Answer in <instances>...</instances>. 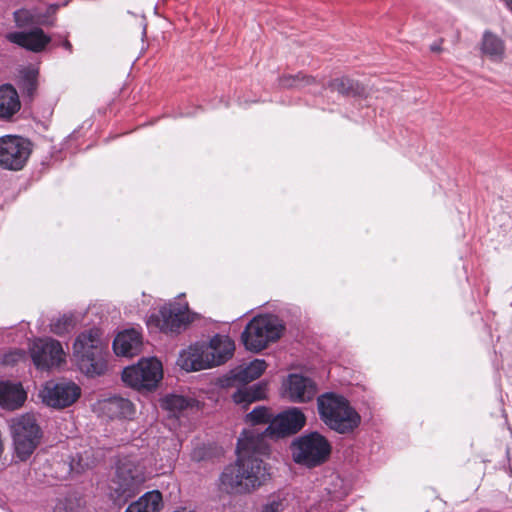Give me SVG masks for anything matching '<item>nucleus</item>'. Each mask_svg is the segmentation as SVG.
Wrapping results in <instances>:
<instances>
[{
  "label": "nucleus",
  "instance_id": "7c9ffc66",
  "mask_svg": "<svg viewBox=\"0 0 512 512\" xmlns=\"http://www.w3.org/2000/svg\"><path fill=\"white\" fill-rule=\"evenodd\" d=\"M248 421H250L252 424H259V423H266L270 422L271 414L269 413L268 409L262 406L254 408L248 415H247Z\"/></svg>",
  "mask_w": 512,
  "mask_h": 512
},
{
  "label": "nucleus",
  "instance_id": "1a4fd4ad",
  "mask_svg": "<svg viewBox=\"0 0 512 512\" xmlns=\"http://www.w3.org/2000/svg\"><path fill=\"white\" fill-rule=\"evenodd\" d=\"M80 395V387L71 381H48L40 390L43 403L57 409L72 405Z\"/></svg>",
  "mask_w": 512,
  "mask_h": 512
},
{
  "label": "nucleus",
  "instance_id": "f704fd0d",
  "mask_svg": "<svg viewBox=\"0 0 512 512\" xmlns=\"http://www.w3.org/2000/svg\"><path fill=\"white\" fill-rule=\"evenodd\" d=\"M62 46L63 48H65L66 50H68L70 53L72 52V44L66 39L62 42Z\"/></svg>",
  "mask_w": 512,
  "mask_h": 512
},
{
  "label": "nucleus",
  "instance_id": "20e7f679",
  "mask_svg": "<svg viewBox=\"0 0 512 512\" xmlns=\"http://www.w3.org/2000/svg\"><path fill=\"white\" fill-rule=\"evenodd\" d=\"M284 327L280 320L272 315L254 317L241 334L245 348L252 352H260L271 342L278 340Z\"/></svg>",
  "mask_w": 512,
  "mask_h": 512
},
{
  "label": "nucleus",
  "instance_id": "f3484780",
  "mask_svg": "<svg viewBox=\"0 0 512 512\" xmlns=\"http://www.w3.org/2000/svg\"><path fill=\"white\" fill-rule=\"evenodd\" d=\"M142 346V335L136 329H128L118 333L113 341V350L118 356L133 357L138 355Z\"/></svg>",
  "mask_w": 512,
  "mask_h": 512
},
{
  "label": "nucleus",
  "instance_id": "f03ea898",
  "mask_svg": "<svg viewBox=\"0 0 512 512\" xmlns=\"http://www.w3.org/2000/svg\"><path fill=\"white\" fill-rule=\"evenodd\" d=\"M106 343L98 328H91L80 333L73 344V357L82 373L87 376H100L105 373Z\"/></svg>",
  "mask_w": 512,
  "mask_h": 512
},
{
  "label": "nucleus",
  "instance_id": "bb28decb",
  "mask_svg": "<svg viewBox=\"0 0 512 512\" xmlns=\"http://www.w3.org/2000/svg\"><path fill=\"white\" fill-rule=\"evenodd\" d=\"M190 402L187 398L181 395H168L162 400V406L166 410L176 413L185 410L189 406Z\"/></svg>",
  "mask_w": 512,
  "mask_h": 512
},
{
  "label": "nucleus",
  "instance_id": "a211bd4d",
  "mask_svg": "<svg viewBox=\"0 0 512 512\" xmlns=\"http://www.w3.org/2000/svg\"><path fill=\"white\" fill-rule=\"evenodd\" d=\"M177 364L185 371H200L210 368L205 343L195 344L180 353Z\"/></svg>",
  "mask_w": 512,
  "mask_h": 512
},
{
  "label": "nucleus",
  "instance_id": "c756f323",
  "mask_svg": "<svg viewBox=\"0 0 512 512\" xmlns=\"http://www.w3.org/2000/svg\"><path fill=\"white\" fill-rule=\"evenodd\" d=\"M38 71L28 68L22 71L21 86L28 96H33L37 88Z\"/></svg>",
  "mask_w": 512,
  "mask_h": 512
},
{
  "label": "nucleus",
  "instance_id": "423d86ee",
  "mask_svg": "<svg viewBox=\"0 0 512 512\" xmlns=\"http://www.w3.org/2000/svg\"><path fill=\"white\" fill-rule=\"evenodd\" d=\"M293 460L307 467H315L327 460L331 452L328 440L318 432L296 438L291 444Z\"/></svg>",
  "mask_w": 512,
  "mask_h": 512
},
{
  "label": "nucleus",
  "instance_id": "412c9836",
  "mask_svg": "<svg viewBox=\"0 0 512 512\" xmlns=\"http://www.w3.org/2000/svg\"><path fill=\"white\" fill-rule=\"evenodd\" d=\"M21 109L17 90L10 84L0 85V119L11 120Z\"/></svg>",
  "mask_w": 512,
  "mask_h": 512
},
{
  "label": "nucleus",
  "instance_id": "5701e85b",
  "mask_svg": "<svg viewBox=\"0 0 512 512\" xmlns=\"http://www.w3.org/2000/svg\"><path fill=\"white\" fill-rule=\"evenodd\" d=\"M163 506L162 495L153 490L145 493L137 501L131 503L125 512H159Z\"/></svg>",
  "mask_w": 512,
  "mask_h": 512
},
{
  "label": "nucleus",
  "instance_id": "72a5a7b5",
  "mask_svg": "<svg viewBox=\"0 0 512 512\" xmlns=\"http://www.w3.org/2000/svg\"><path fill=\"white\" fill-rule=\"evenodd\" d=\"M92 464V462L88 461V457L84 458L82 455L79 456V465L82 469L89 468Z\"/></svg>",
  "mask_w": 512,
  "mask_h": 512
},
{
  "label": "nucleus",
  "instance_id": "4be33fe9",
  "mask_svg": "<svg viewBox=\"0 0 512 512\" xmlns=\"http://www.w3.org/2000/svg\"><path fill=\"white\" fill-rule=\"evenodd\" d=\"M267 364L262 359H255L249 364H243L231 371L230 379L233 384H247L262 375Z\"/></svg>",
  "mask_w": 512,
  "mask_h": 512
},
{
  "label": "nucleus",
  "instance_id": "b1692460",
  "mask_svg": "<svg viewBox=\"0 0 512 512\" xmlns=\"http://www.w3.org/2000/svg\"><path fill=\"white\" fill-rule=\"evenodd\" d=\"M482 52L493 61H500L504 55V43L495 34L486 31L483 34Z\"/></svg>",
  "mask_w": 512,
  "mask_h": 512
},
{
  "label": "nucleus",
  "instance_id": "9b49d317",
  "mask_svg": "<svg viewBox=\"0 0 512 512\" xmlns=\"http://www.w3.org/2000/svg\"><path fill=\"white\" fill-rule=\"evenodd\" d=\"M305 421L306 418L299 408H291L275 416L263 433L254 430L244 432H253L263 437L266 442L268 436L279 438L298 432L305 425Z\"/></svg>",
  "mask_w": 512,
  "mask_h": 512
},
{
  "label": "nucleus",
  "instance_id": "7ed1b4c3",
  "mask_svg": "<svg viewBox=\"0 0 512 512\" xmlns=\"http://www.w3.org/2000/svg\"><path fill=\"white\" fill-rule=\"evenodd\" d=\"M320 419L339 434L353 432L361 423V416L342 395L328 392L317 398Z\"/></svg>",
  "mask_w": 512,
  "mask_h": 512
},
{
  "label": "nucleus",
  "instance_id": "cd10ccee",
  "mask_svg": "<svg viewBox=\"0 0 512 512\" xmlns=\"http://www.w3.org/2000/svg\"><path fill=\"white\" fill-rule=\"evenodd\" d=\"M76 325V319L73 315H62L54 319L51 324V331L57 335H63L71 331Z\"/></svg>",
  "mask_w": 512,
  "mask_h": 512
},
{
  "label": "nucleus",
  "instance_id": "dca6fc26",
  "mask_svg": "<svg viewBox=\"0 0 512 512\" xmlns=\"http://www.w3.org/2000/svg\"><path fill=\"white\" fill-rule=\"evenodd\" d=\"M210 368L221 365L230 359L235 350L234 342L228 336L215 335L205 344Z\"/></svg>",
  "mask_w": 512,
  "mask_h": 512
},
{
  "label": "nucleus",
  "instance_id": "4468645a",
  "mask_svg": "<svg viewBox=\"0 0 512 512\" xmlns=\"http://www.w3.org/2000/svg\"><path fill=\"white\" fill-rule=\"evenodd\" d=\"M286 394L293 402H307L314 398L317 389L315 383L299 374L289 375L286 383Z\"/></svg>",
  "mask_w": 512,
  "mask_h": 512
},
{
  "label": "nucleus",
  "instance_id": "2eb2a0df",
  "mask_svg": "<svg viewBox=\"0 0 512 512\" xmlns=\"http://www.w3.org/2000/svg\"><path fill=\"white\" fill-rule=\"evenodd\" d=\"M6 38L14 44H17L32 52H40L51 41L50 37L44 33L41 28H34L30 31L11 32Z\"/></svg>",
  "mask_w": 512,
  "mask_h": 512
},
{
  "label": "nucleus",
  "instance_id": "c9c22d12",
  "mask_svg": "<svg viewBox=\"0 0 512 512\" xmlns=\"http://www.w3.org/2000/svg\"><path fill=\"white\" fill-rule=\"evenodd\" d=\"M430 49H431V51H433V52H440V51H441V47H440V45H439V44H436V43L432 44V45H431V47H430Z\"/></svg>",
  "mask_w": 512,
  "mask_h": 512
},
{
  "label": "nucleus",
  "instance_id": "6ab92c4d",
  "mask_svg": "<svg viewBox=\"0 0 512 512\" xmlns=\"http://www.w3.org/2000/svg\"><path fill=\"white\" fill-rule=\"evenodd\" d=\"M27 398L20 383L0 382V406L7 410L20 408Z\"/></svg>",
  "mask_w": 512,
  "mask_h": 512
},
{
  "label": "nucleus",
  "instance_id": "9d476101",
  "mask_svg": "<svg viewBox=\"0 0 512 512\" xmlns=\"http://www.w3.org/2000/svg\"><path fill=\"white\" fill-rule=\"evenodd\" d=\"M34 365L40 370H49L65 361V352L57 340L51 338L36 339L30 346Z\"/></svg>",
  "mask_w": 512,
  "mask_h": 512
},
{
  "label": "nucleus",
  "instance_id": "e433bc0d",
  "mask_svg": "<svg viewBox=\"0 0 512 512\" xmlns=\"http://www.w3.org/2000/svg\"><path fill=\"white\" fill-rule=\"evenodd\" d=\"M506 6L512 11V0H503Z\"/></svg>",
  "mask_w": 512,
  "mask_h": 512
},
{
  "label": "nucleus",
  "instance_id": "39448f33",
  "mask_svg": "<svg viewBox=\"0 0 512 512\" xmlns=\"http://www.w3.org/2000/svg\"><path fill=\"white\" fill-rule=\"evenodd\" d=\"M15 456L27 460L35 451L42 437L41 428L34 414L26 413L10 421Z\"/></svg>",
  "mask_w": 512,
  "mask_h": 512
},
{
  "label": "nucleus",
  "instance_id": "0eeeda50",
  "mask_svg": "<svg viewBox=\"0 0 512 512\" xmlns=\"http://www.w3.org/2000/svg\"><path fill=\"white\" fill-rule=\"evenodd\" d=\"M162 377V363L155 357L142 358L137 364L126 367L122 372V380L138 390L155 388Z\"/></svg>",
  "mask_w": 512,
  "mask_h": 512
},
{
  "label": "nucleus",
  "instance_id": "473e14b6",
  "mask_svg": "<svg viewBox=\"0 0 512 512\" xmlns=\"http://www.w3.org/2000/svg\"><path fill=\"white\" fill-rule=\"evenodd\" d=\"M281 506L282 502L280 500H273L264 505L261 512H279Z\"/></svg>",
  "mask_w": 512,
  "mask_h": 512
},
{
  "label": "nucleus",
  "instance_id": "393cba45",
  "mask_svg": "<svg viewBox=\"0 0 512 512\" xmlns=\"http://www.w3.org/2000/svg\"><path fill=\"white\" fill-rule=\"evenodd\" d=\"M265 396V389L263 386L255 384L252 386H243L237 389L232 398L235 403L244 406L262 399Z\"/></svg>",
  "mask_w": 512,
  "mask_h": 512
},
{
  "label": "nucleus",
  "instance_id": "f257e3e1",
  "mask_svg": "<svg viewBox=\"0 0 512 512\" xmlns=\"http://www.w3.org/2000/svg\"><path fill=\"white\" fill-rule=\"evenodd\" d=\"M268 452L269 447L263 437L253 432H242L237 443V461L225 467L220 475L222 490L231 494H247L262 486L269 479V473L260 457Z\"/></svg>",
  "mask_w": 512,
  "mask_h": 512
},
{
  "label": "nucleus",
  "instance_id": "2f4dec72",
  "mask_svg": "<svg viewBox=\"0 0 512 512\" xmlns=\"http://www.w3.org/2000/svg\"><path fill=\"white\" fill-rule=\"evenodd\" d=\"M14 19L18 27H25L33 22V15L26 9H20L14 12Z\"/></svg>",
  "mask_w": 512,
  "mask_h": 512
},
{
  "label": "nucleus",
  "instance_id": "aec40b11",
  "mask_svg": "<svg viewBox=\"0 0 512 512\" xmlns=\"http://www.w3.org/2000/svg\"><path fill=\"white\" fill-rule=\"evenodd\" d=\"M101 409L110 419H131L135 414V407L130 400L116 396L104 400Z\"/></svg>",
  "mask_w": 512,
  "mask_h": 512
},
{
  "label": "nucleus",
  "instance_id": "c85d7f7f",
  "mask_svg": "<svg viewBox=\"0 0 512 512\" xmlns=\"http://www.w3.org/2000/svg\"><path fill=\"white\" fill-rule=\"evenodd\" d=\"M315 80L312 77L303 75V74H297L295 76L287 75L283 76L279 79L280 86L284 88H300L307 85H310Z\"/></svg>",
  "mask_w": 512,
  "mask_h": 512
},
{
  "label": "nucleus",
  "instance_id": "ddd939ff",
  "mask_svg": "<svg viewBox=\"0 0 512 512\" xmlns=\"http://www.w3.org/2000/svg\"><path fill=\"white\" fill-rule=\"evenodd\" d=\"M189 321L187 305L170 304L162 307L158 313L152 314L147 324L162 332L172 333L179 332Z\"/></svg>",
  "mask_w": 512,
  "mask_h": 512
},
{
  "label": "nucleus",
  "instance_id": "a878e982",
  "mask_svg": "<svg viewBox=\"0 0 512 512\" xmlns=\"http://www.w3.org/2000/svg\"><path fill=\"white\" fill-rule=\"evenodd\" d=\"M332 91H336L344 96H356L362 94L363 87L356 81L342 77L337 78L330 83Z\"/></svg>",
  "mask_w": 512,
  "mask_h": 512
},
{
  "label": "nucleus",
  "instance_id": "f8f14e48",
  "mask_svg": "<svg viewBox=\"0 0 512 512\" xmlns=\"http://www.w3.org/2000/svg\"><path fill=\"white\" fill-rule=\"evenodd\" d=\"M144 482L142 472L130 460H119L116 467V475L113 480L115 492L125 500L133 497Z\"/></svg>",
  "mask_w": 512,
  "mask_h": 512
},
{
  "label": "nucleus",
  "instance_id": "6e6552de",
  "mask_svg": "<svg viewBox=\"0 0 512 512\" xmlns=\"http://www.w3.org/2000/svg\"><path fill=\"white\" fill-rule=\"evenodd\" d=\"M31 153L30 143L25 139L6 135L0 137V167L7 170H20Z\"/></svg>",
  "mask_w": 512,
  "mask_h": 512
}]
</instances>
